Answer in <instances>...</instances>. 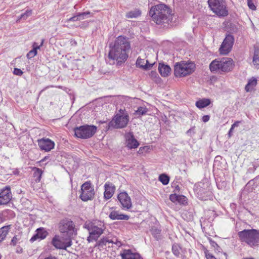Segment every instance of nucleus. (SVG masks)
<instances>
[{
	"label": "nucleus",
	"instance_id": "a878e982",
	"mask_svg": "<svg viewBox=\"0 0 259 259\" xmlns=\"http://www.w3.org/2000/svg\"><path fill=\"white\" fill-rule=\"evenodd\" d=\"M32 170L33 171L34 181L36 183L39 182L41 178L42 170L40 168L36 167H33Z\"/></svg>",
	"mask_w": 259,
	"mask_h": 259
},
{
	"label": "nucleus",
	"instance_id": "72a5a7b5",
	"mask_svg": "<svg viewBox=\"0 0 259 259\" xmlns=\"http://www.w3.org/2000/svg\"><path fill=\"white\" fill-rule=\"evenodd\" d=\"M32 14V10H27L25 13L22 14L20 17L17 20V22L19 21L20 19L26 20L28 17Z\"/></svg>",
	"mask_w": 259,
	"mask_h": 259
},
{
	"label": "nucleus",
	"instance_id": "c756f323",
	"mask_svg": "<svg viewBox=\"0 0 259 259\" xmlns=\"http://www.w3.org/2000/svg\"><path fill=\"white\" fill-rule=\"evenodd\" d=\"M151 233L156 240H159L161 239V230L159 229L156 227H152Z\"/></svg>",
	"mask_w": 259,
	"mask_h": 259
},
{
	"label": "nucleus",
	"instance_id": "f704fd0d",
	"mask_svg": "<svg viewBox=\"0 0 259 259\" xmlns=\"http://www.w3.org/2000/svg\"><path fill=\"white\" fill-rule=\"evenodd\" d=\"M148 110L146 107H139L138 108V109L135 111V114L139 116L143 115L145 114Z\"/></svg>",
	"mask_w": 259,
	"mask_h": 259
},
{
	"label": "nucleus",
	"instance_id": "39448f33",
	"mask_svg": "<svg viewBox=\"0 0 259 259\" xmlns=\"http://www.w3.org/2000/svg\"><path fill=\"white\" fill-rule=\"evenodd\" d=\"M233 60L230 58H223L221 59H215L209 65L211 72H228L233 68Z\"/></svg>",
	"mask_w": 259,
	"mask_h": 259
},
{
	"label": "nucleus",
	"instance_id": "58836bf2",
	"mask_svg": "<svg viewBox=\"0 0 259 259\" xmlns=\"http://www.w3.org/2000/svg\"><path fill=\"white\" fill-rule=\"evenodd\" d=\"M247 5L250 9L252 11L256 10V6L253 4L252 0H247Z\"/></svg>",
	"mask_w": 259,
	"mask_h": 259
},
{
	"label": "nucleus",
	"instance_id": "aec40b11",
	"mask_svg": "<svg viewBox=\"0 0 259 259\" xmlns=\"http://www.w3.org/2000/svg\"><path fill=\"white\" fill-rule=\"evenodd\" d=\"M109 218L112 220H128L130 216L121 213L119 211L113 210L109 215Z\"/></svg>",
	"mask_w": 259,
	"mask_h": 259
},
{
	"label": "nucleus",
	"instance_id": "680f3d73",
	"mask_svg": "<svg viewBox=\"0 0 259 259\" xmlns=\"http://www.w3.org/2000/svg\"><path fill=\"white\" fill-rule=\"evenodd\" d=\"M252 182H253V180L250 181L248 184H250Z\"/></svg>",
	"mask_w": 259,
	"mask_h": 259
},
{
	"label": "nucleus",
	"instance_id": "5701e85b",
	"mask_svg": "<svg viewBox=\"0 0 259 259\" xmlns=\"http://www.w3.org/2000/svg\"><path fill=\"white\" fill-rule=\"evenodd\" d=\"M158 71L162 76L166 77L170 74L171 68L167 65H165L164 63H159Z\"/></svg>",
	"mask_w": 259,
	"mask_h": 259
},
{
	"label": "nucleus",
	"instance_id": "e2e57ef3",
	"mask_svg": "<svg viewBox=\"0 0 259 259\" xmlns=\"http://www.w3.org/2000/svg\"><path fill=\"white\" fill-rule=\"evenodd\" d=\"M17 252H18V253H19V252H20V253L22 252V249L21 248V249H20V252H18V251H17Z\"/></svg>",
	"mask_w": 259,
	"mask_h": 259
},
{
	"label": "nucleus",
	"instance_id": "7ed1b4c3",
	"mask_svg": "<svg viewBox=\"0 0 259 259\" xmlns=\"http://www.w3.org/2000/svg\"><path fill=\"white\" fill-rule=\"evenodd\" d=\"M83 227L88 231L89 234L87 239L88 242L97 241L106 229L104 222L97 220L86 222Z\"/></svg>",
	"mask_w": 259,
	"mask_h": 259
},
{
	"label": "nucleus",
	"instance_id": "f3484780",
	"mask_svg": "<svg viewBox=\"0 0 259 259\" xmlns=\"http://www.w3.org/2000/svg\"><path fill=\"white\" fill-rule=\"evenodd\" d=\"M36 233L30 239L31 242H33L37 239L42 240L45 239L49 233L44 228H39L36 229Z\"/></svg>",
	"mask_w": 259,
	"mask_h": 259
},
{
	"label": "nucleus",
	"instance_id": "b1692460",
	"mask_svg": "<svg viewBox=\"0 0 259 259\" xmlns=\"http://www.w3.org/2000/svg\"><path fill=\"white\" fill-rule=\"evenodd\" d=\"M136 64L137 67H139L144 70H148L150 69L154 64L149 63L148 60L146 61V63L145 64V60L139 57L137 60Z\"/></svg>",
	"mask_w": 259,
	"mask_h": 259
},
{
	"label": "nucleus",
	"instance_id": "49530a36",
	"mask_svg": "<svg viewBox=\"0 0 259 259\" xmlns=\"http://www.w3.org/2000/svg\"><path fill=\"white\" fill-rule=\"evenodd\" d=\"M210 119V116L208 115H204L202 118V120L204 122H207Z\"/></svg>",
	"mask_w": 259,
	"mask_h": 259
},
{
	"label": "nucleus",
	"instance_id": "9d476101",
	"mask_svg": "<svg viewBox=\"0 0 259 259\" xmlns=\"http://www.w3.org/2000/svg\"><path fill=\"white\" fill-rule=\"evenodd\" d=\"M59 231L62 233H67L68 238L76 235V231L75 230L74 223L69 219L61 220L59 225Z\"/></svg>",
	"mask_w": 259,
	"mask_h": 259
},
{
	"label": "nucleus",
	"instance_id": "f03ea898",
	"mask_svg": "<svg viewBox=\"0 0 259 259\" xmlns=\"http://www.w3.org/2000/svg\"><path fill=\"white\" fill-rule=\"evenodd\" d=\"M171 11L163 4H159L151 7L149 15L151 20L158 25L168 23L172 19Z\"/></svg>",
	"mask_w": 259,
	"mask_h": 259
},
{
	"label": "nucleus",
	"instance_id": "423d86ee",
	"mask_svg": "<svg viewBox=\"0 0 259 259\" xmlns=\"http://www.w3.org/2000/svg\"><path fill=\"white\" fill-rule=\"evenodd\" d=\"M195 65L192 62L176 63L175 65L174 74L176 77H184L192 73L195 70Z\"/></svg>",
	"mask_w": 259,
	"mask_h": 259
},
{
	"label": "nucleus",
	"instance_id": "bf43d9fd",
	"mask_svg": "<svg viewBox=\"0 0 259 259\" xmlns=\"http://www.w3.org/2000/svg\"><path fill=\"white\" fill-rule=\"evenodd\" d=\"M3 222V220L2 219V215L0 214V223H2Z\"/></svg>",
	"mask_w": 259,
	"mask_h": 259
},
{
	"label": "nucleus",
	"instance_id": "a211bd4d",
	"mask_svg": "<svg viewBox=\"0 0 259 259\" xmlns=\"http://www.w3.org/2000/svg\"><path fill=\"white\" fill-rule=\"evenodd\" d=\"M126 146L130 149L136 148L139 145L138 141L135 138L132 133H129L125 135Z\"/></svg>",
	"mask_w": 259,
	"mask_h": 259
},
{
	"label": "nucleus",
	"instance_id": "6ab92c4d",
	"mask_svg": "<svg viewBox=\"0 0 259 259\" xmlns=\"http://www.w3.org/2000/svg\"><path fill=\"white\" fill-rule=\"evenodd\" d=\"M120 255L121 259H143L140 254L133 253L130 249L124 250Z\"/></svg>",
	"mask_w": 259,
	"mask_h": 259
},
{
	"label": "nucleus",
	"instance_id": "cd10ccee",
	"mask_svg": "<svg viewBox=\"0 0 259 259\" xmlns=\"http://www.w3.org/2000/svg\"><path fill=\"white\" fill-rule=\"evenodd\" d=\"M210 104V101L209 99L203 98L201 100L197 101L195 103V105L197 108L201 109L207 107Z\"/></svg>",
	"mask_w": 259,
	"mask_h": 259
},
{
	"label": "nucleus",
	"instance_id": "c85d7f7f",
	"mask_svg": "<svg viewBox=\"0 0 259 259\" xmlns=\"http://www.w3.org/2000/svg\"><path fill=\"white\" fill-rule=\"evenodd\" d=\"M10 225H8L5 226L0 228V242L5 239L10 229Z\"/></svg>",
	"mask_w": 259,
	"mask_h": 259
},
{
	"label": "nucleus",
	"instance_id": "20e7f679",
	"mask_svg": "<svg viewBox=\"0 0 259 259\" xmlns=\"http://www.w3.org/2000/svg\"><path fill=\"white\" fill-rule=\"evenodd\" d=\"M239 239L246 243L250 247L259 245V230L244 229L238 233Z\"/></svg>",
	"mask_w": 259,
	"mask_h": 259
},
{
	"label": "nucleus",
	"instance_id": "ddd939ff",
	"mask_svg": "<svg viewBox=\"0 0 259 259\" xmlns=\"http://www.w3.org/2000/svg\"><path fill=\"white\" fill-rule=\"evenodd\" d=\"M234 42L233 36L231 34L227 35L220 48V53L223 55L228 54L231 51Z\"/></svg>",
	"mask_w": 259,
	"mask_h": 259
},
{
	"label": "nucleus",
	"instance_id": "6e6d98bb",
	"mask_svg": "<svg viewBox=\"0 0 259 259\" xmlns=\"http://www.w3.org/2000/svg\"><path fill=\"white\" fill-rule=\"evenodd\" d=\"M211 244H212V246H214V247H215V246H217V247H219V245H218V244H217L216 242H214V241H213V242H212Z\"/></svg>",
	"mask_w": 259,
	"mask_h": 259
},
{
	"label": "nucleus",
	"instance_id": "c03bdc74",
	"mask_svg": "<svg viewBox=\"0 0 259 259\" xmlns=\"http://www.w3.org/2000/svg\"><path fill=\"white\" fill-rule=\"evenodd\" d=\"M17 240L18 239H17L16 236H14L11 240V245L15 246L17 244Z\"/></svg>",
	"mask_w": 259,
	"mask_h": 259
},
{
	"label": "nucleus",
	"instance_id": "393cba45",
	"mask_svg": "<svg viewBox=\"0 0 259 259\" xmlns=\"http://www.w3.org/2000/svg\"><path fill=\"white\" fill-rule=\"evenodd\" d=\"M252 63L256 68H259V44L254 46V53Z\"/></svg>",
	"mask_w": 259,
	"mask_h": 259
},
{
	"label": "nucleus",
	"instance_id": "79ce46f5",
	"mask_svg": "<svg viewBox=\"0 0 259 259\" xmlns=\"http://www.w3.org/2000/svg\"><path fill=\"white\" fill-rule=\"evenodd\" d=\"M79 18H78V15L77 14L76 15H75V16L70 18L69 19H68L67 21H73V22H74V21H79Z\"/></svg>",
	"mask_w": 259,
	"mask_h": 259
},
{
	"label": "nucleus",
	"instance_id": "9b49d317",
	"mask_svg": "<svg viewBox=\"0 0 259 259\" xmlns=\"http://www.w3.org/2000/svg\"><path fill=\"white\" fill-rule=\"evenodd\" d=\"M80 198L83 201L92 200L95 195L94 188L90 181L85 182L81 186Z\"/></svg>",
	"mask_w": 259,
	"mask_h": 259
},
{
	"label": "nucleus",
	"instance_id": "a18cd8bd",
	"mask_svg": "<svg viewBox=\"0 0 259 259\" xmlns=\"http://www.w3.org/2000/svg\"><path fill=\"white\" fill-rule=\"evenodd\" d=\"M117 114H120L121 115H124V114L128 115V112L127 111H126L125 109H120L118 110V112Z\"/></svg>",
	"mask_w": 259,
	"mask_h": 259
},
{
	"label": "nucleus",
	"instance_id": "4d7b16f0",
	"mask_svg": "<svg viewBox=\"0 0 259 259\" xmlns=\"http://www.w3.org/2000/svg\"><path fill=\"white\" fill-rule=\"evenodd\" d=\"M257 167H258V166H257V165H255V164H254L253 163L252 164V168H255V170H256Z\"/></svg>",
	"mask_w": 259,
	"mask_h": 259
},
{
	"label": "nucleus",
	"instance_id": "3c124183",
	"mask_svg": "<svg viewBox=\"0 0 259 259\" xmlns=\"http://www.w3.org/2000/svg\"><path fill=\"white\" fill-rule=\"evenodd\" d=\"M150 75L152 77H156V76L157 75V74L156 72H155V71H152L150 72Z\"/></svg>",
	"mask_w": 259,
	"mask_h": 259
},
{
	"label": "nucleus",
	"instance_id": "f257e3e1",
	"mask_svg": "<svg viewBox=\"0 0 259 259\" xmlns=\"http://www.w3.org/2000/svg\"><path fill=\"white\" fill-rule=\"evenodd\" d=\"M110 48L108 57L110 60L113 61V63H115V61L117 65H120L126 61L131 45L125 37L119 36L112 47L110 44Z\"/></svg>",
	"mask_w": 259,
	"mask_h": 259
},
{
	"label": "nucleus",
	"instance_id": "6e6552de",
	"mask_svg": "<svg viewBox=\"0 0 259 259\" xmlns=\"http://www.w3.org/2000/svg\"><path fill=\"white\" fill-rule=\"evenodd\" d=\"M96 131L97 127L95 125H84L74 128L75 136L83 139L92 137Z\"/></svg>",
	"mask_w": 259,
	"mask_h": 259
},
{
	"label": "nucleus",
	"instance_id": "4c0bfd02",
	"mask_svg": "<svg viewBox=\"0 0 259 259\" xmlns=\"http://www.w3.org/2000/svg\"><path fill=\"white\" fill-rule=\"evenodd\" d=\"M178 202L182 204H186L187 203V198L184 195H178Z\"/></svg>",
	"mask_w": 259,
	"mask_h": 259
},
{
	"label": "nucleus",
	"instance_id": "2eb2a0df",
	"mask_svg": "<svg viewBox=\"0 0 259 259\" xmlns=\"http://www.w3.org/2000/svg\"><path fill=\"white\" fill-rule=\"evenodd\" d=\"M12 198L10 186H6L0 192V205L8 204Z\"/></svg>",
	"mask_w": 259,
	"mask_h": 259
},
{
	"label": "nucleus",
	"instance_id": "e433bc0d",
	"mask_svg": "<svg viewBox=\"0 0 259 259\" xmlns=\"http://www.w3.org/2000/svg\"><path fill=\"white\" fill-rule=\"evenodd\" d=\"M108 241H109V238L107 237H103L97 242V245L99 246L103 247L104 246L106 245Z\"/></svg>",
	"mask_w": 259,
	"mask_h": 259
},
{
	"label": "nucleus",
	"instance_id": "7c9ffc66",
	"mask_svg": "<svg viewBox=\"0 0 259 259\" xmlns=\"http://www.w3.org/2000/svg\"><path fill=\"white\" fill-rule=\"evenodd\" d=\"M141 12L140 10L136 9L128 12L126 14V17L128 18H136L140 16Z\"/></svg>",
	"mask_w": 259,
	"mask_h": 259
},
{
	"label": "nucleus",
	"instance_id": "bb28decb",
	"mask_svg": "<svg viewBox=\"0 0 259 259\" xmlns=\"http://www.w3.org/2000/svg\"><path fill=\"white\" fill-rule=\"evenodd\" d=\"M257 84V80L252 78L248 80L247 84L245 85V90L246 92H249L253 90L254 87L256 86Z\"/></svg>",
	"mask_w": 259,
	"mask_h": 259
},
{
	"label": "nucleus",
	"instance_id": "412c9836",
	"mask_svg": "<svg viewBox=\"0 0 259 259\" xmlns=\"http://www.w3.org/2000/svg\"><path fill=\"white\" fill-rule=\"evenodd\" d=\"M104 197L106 199H109L113 196L115 186L109 183H106L105 185Z\"/></svg>",
	"mask_w": 259,
	"mask_h": 259
},
{
	"label": "nucleus",
	"instance_id": "5fc2aeb1",
	"mask_svg": "<svg viewBox=\"0 0 259 259\" xmlns=\"http://www.w3.org/2000/svg\"><path fill=\"white\" fill-rule=\"evenodd\" d=\"M180 190V187L178 185H177L176 187H175V190H174V192H179Z\"/></svg>",
	"mask_w": 259,
	"mask_h": 259
},
{
	"label": "nucleus",
	"instance_id": "4be33fe9",
	"mask_svg": "<svg viewBox=\"0 0 259 259\" xmlns=\"http://www.w3.org/2000/svg\"><path fill=\"white\" fill-rule=\"evenodd\" d=\"M45 39H42L40 45H38L37 42H33L32 45L33 49L30 51L27 54V57L28 59H31L37 55V50L39 49L43 46Z\"/></svg>",
	"mask_w": 259,
	"mask_h": 259
},
{
	"label": "nucleus",
	"instance_id": "473e14b6",
	"mask_svg": "<svg viewBox=\"0 0 259 259\" xmlns=\"http://www.w3.org/2000/svg\"><path fill=\"white\" fill-rule=\"evenodd\" d=\"M181 250V246L177 243H175L172 246V252L176 257H179L181 254L180 250Z\"/></svg>",
	"mask_w": 259,
	"mask_h": 259
},
{
	"label": "nucleus",
	"instance_id": "a19ab883",
	"mask_svg": "<svg viewBox=\"0 0 259 259\" xmlns=\"http://www.w3.org/2000/svg\"><path fill=\"white\" fill-rule=\"evenodd\" d=\"M13 73L15 75L21 76L23 74V72L20 69L15 68L13 71Z\"/></svg>",
	"mask_w": 259,
	"mask_h": 259
},
{
	"label": "nucleus",
	"instance_id": "0eeeda50",
	"mask_svg": "<svg viewBox=\"0 0 259 259\" xmlns=\"http://www.w3.org/2000/svg\"><path fill=\"white\" fill-rule=\"evenodd\" d=\"M209 7L219 16H226L228 12L225 0H208Z\"/></svg>",
	"mask_w": 259,
	"mask_h": 259
},
{
	"label": "nucleus",
	"instance_id": "8fccbe9b",
	"mask_svg": "<svg viewBox=\"0 0 259 259\" xmlns=\"http://www.w3.org/2000/svg\"><path fill=\"white\" fill-rule=\"evenodd\" d=\"M255 170V168L249 167L247 171L246 174L253 173Z\"/></svg>",
	"mask_w": 259,
	"mask_h": 259
},
{
	"label": "nucleus",
	"instance_id": "603ef678",
	"mask_svg": "<svg viewBox=\"0 0 259 259\" xmlns=\"http://www.w3.org/2000/svg\"><path fill=\"white\" fill-rule=\"evenodd\" d=\"M44 259H58L57 257L50 255L49 256L45 257Z\"/></svg>",
	"mask_w": 259,
	"mask_h": 259
},
{
	"label": "nucleus",
	"instance_id": "c9c22d12",
	"mask_svg": "<svg viewBox=\"0 0 259 259\" xmlns=\"http://www.w3.org/2000/svg\"><path fill=\"white\" fill-rule=\"evenodd\" d=\"M79 20H83L86 18L91 17V13L89 11H87L82 13H77Z\"/></svg>",
	"mask_w": 259,
	"mask_h": 259
},
{
	"label": "nucleus",
	"instance_id": "1a4fd4ad",
	"mask_svg": "<svg viewBox=\"0 0 259 259\" xmlns=\"http://www.w3.org/2000/svg\"><path fill=\"white\" fill-rule=\"evenodd\" d=\"M130 120L129 115L116 114L108 124V129L110 128H122L126 126Z\"/></svg>",
	"mask_w": 259,
	"mask_h": 259
},
{
	"label": "nucleus",
	"instance_id": "37998d69",
	"mask_svg": "<svg viewBox=\"0 0 259 259\" xmlns=\"http://www.w3.org/2000/svg\"><path fill=\"white\" fill-rule=\"evenodd\" d=\"M205 256L207 259H217L211 253L205 252Z\"/></svg>",
	"mask_w": 259,
	"mask_h": 259
},
{
	"label": "nucleus",
	"instance_id": "052dcab7",
	"mask_svg": "<svg viewBox=\"0 0 259 259\" xmlns=\"http://www.w3.org/2000/svg\"><path fill=\"white\" fill-rule=\"evenodd\" d=\"M187 134H189V133H191V129H190L188 131H187Z\"/></svg>",
	"mask_w": 259,
	"mask_h": 259
},
{
	"label": "nucleus",
	"instance_id": "f8f14e48",
	"mask_svg": "<svg viewBox=\"0 0 259 259\" xmlns=\"http://www.w3.org/2000/svg\"><path fill=\"white\" fill-rule=\"evenodd\" d=\"M52 244L57 249L66 250L72 244L71 238L62 240L59 235H55L51 242Z\"/></svg>",
	"mask_w": 259,
	"mask_h": 259
},
{
	"label": "nucleus",
	"instance_id": "ea45409f",
	"mask_svg": "<svg viewBox=\"0 0 259 259\" xmlns=\"http://www.w3.org/2000/svg\"><path fill=\"white\" fill-rule=\"evenodd\" d=\"M178 195H177V194L175 193L174 194H171L169 196V199L172 202L175 203V202H178Z\"/></svg>",
	"mask_w": 259,
	"mask_h": 259
},
{
	"label": "nucleus",
	"instance_id": "4468645a",
	"mask_svg": "<svg viewBox=\"0 0 259 259\" xmlns=\"http://www.w3.org/2000/svg\"><path fill=\"white\" fill-rule=\"evenodd\" d=\"M117 198L123 209H129L132 207L131 199L126 192L120 193L118 195Z\"/></svg>",
	"mask_w": 259,
	"mask_h": 259
},
{
	"label": "nucleus",
	"instance_id": "09e8293b",
	"mask_svg": "<svg viewBox=\"0 0 259 259\" xmlns=\"http://www.w3.org/2000/svg\"><path fill=\"white\" fill-rule=\"evenodd\" d=\"M113 239V243L117 245V246H120L121 245V242L120 241H118L116 239Z\"/></svg>",
	"mask_w": 259,
	"mask_h": 259
},
{
	"label": "nucleus",
	"instance_id": "de8ad7c7",
	"mask_svg": "<svg viewBox=\"0 0 259 259\" xmlns=\"http://www.w3.org/2000/svg\"><path fill=\"white\" fill-rule=\"evenodd\" d=\"M241 122L240 121H235L231 126L232 129H234L236 127H238L239 126V123Z\"/></svg>",
	"mask_w": 259,
	"mask_h": 259
},
{
	"label": "nucleus",
	"instance_id": "2f4dec72",
	"mask_svg": "<svg viewBox=\"0 0 259 259\" xmlns=\"http://www.w3.org/2000/svg\"><path fill=\"white\" fill-rule=\"evenodd\" d=\"M159 181L164 185H166L169 183V177L165 174H162L159 176Z\"/></svg>",
	"mask_w": 259,
	"mask_h": 259
},
{
	"label": "nucleus",
	"instance_id": "dca6fc26",
	"mask_svg": "<svg viewBox=\"0 0 259 259\" xmlns=\"http://www.w3.org/2000/svg\"><path fill=\"white\" fill-rule=\"evenodd\" d=\"M37 143L40 149L46 152L50 151L55 146V143L49 138L38 139Z\"/></svg>",
	"mask_w": 259,
	"mask_h": 259
},
{
	"label": "nucleus",
	"instance_id": "13d9d810",
	"mask_svg": "<svg viewBox=\"0 0 259 259\" xmlns=\"http://www.w3.org/2000/svg\"><path fill=\"white\" fill-rule=\"evenodd\" d=\"M107 243H113V239H109V241H108Z\"/></svg>",
	"mask_w": 259,
	"mask_h": 259
},
{
	"label": "nucleus",
	"instance_id": "864d4df0",
	"mask_svg": "<svg viewBox=\"0 0 259 259\" xmlns=\"http://www.w3.org/2000/svg\"><path fill=\"white\" fill-rule=\"evenodd\" d=\"M233 130V129H232V128L231 127V128L230 129V130L228 132V136L229 137H231L232 136Z\"/></svg>",
	"mask_w": 259,
	"mask_h": 259
}]
</instances>
